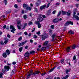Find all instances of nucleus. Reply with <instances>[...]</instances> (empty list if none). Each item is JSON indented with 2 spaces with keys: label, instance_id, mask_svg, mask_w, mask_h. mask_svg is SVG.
I'll return each instance as SVG.
<instances>
[{
  "label": "nucleus",
  "instance_id": "1",
  "mask_svg": "<svg viewBox=\"0 0 79 79\" xmlns=\"http://www.w3.org/2000/svg\"><path fill=\"white\" fill-rule=\"evenodd\" d=\"M23 7L24 8H26V10H29V11H31L32 10V7H29L28 6L25 4H24L23 5Z\"/></svg>",
  "mask_w": 79,
  "mask_h": 79
},
{
  "label": "nucleus",
  "instance_id": "2",
  "mask_svg": "<svg viewBox=\"0 0 79 79\" xmlns=\"http://www.w3.org/2000/svg\"><path fill=\"white\" fill-rule=\"evenodd\" d=\"M48 34L47 33H45L43 35H42V40H45L46 38H47V37H48Z\"/></svg>",
  "mask_w": 79,
  "mask_h": 79
},
{
  "label": "nucleus",
  "instance_id": "3",
  "mask_svg": "<svg viewBox=\"0 0 79 79\" xmlns=\"http://www.w3.org/2000/svg\"><path fill=\"white\" fill-rule=\"evenodd\" d=\"M10 29H12L11 30V32H13V33H15V31H16V29H15V27L12 25H10Z\"/></svg>",
  "mask_w": 79,
  "mask_h": 79
},
{
  "label": "nucleus",
  "instance_id": "4",
  "mask_svg": "<svg viewBox=\"0 0 79 79\" xmlns=\"http://www.w3.org/2000/svg\"><path fill=\"white\" fill-rule=\"evenodd\" d=\"M70 24H71L72 25H73V22L71 21H69L68 22H67L64 24V26H69Z\"/></svg>",
  "mask_w": 79,
  "mask_h": 79
},
{
  "label": "nucleus",
  "instance_id": "5",
  "mask_svg": "<svg viewBox=\"0 0 79 79\" xmlns=\"http://www.w3.org/2000/svg\"><path fill=\"white\" fill-rule=\"evenodd\" d=\"M30 54V53L28 52H27L25 54V55H24V56H25V60H26V57H29V55Z\"/></svg>",
  "mask_w": 79,
  "mask_h": 79
},
{
  "label": "nucleus",
  "instance_id": "6",
  "mask_svg": "<svg viewBox=\"0 0 79 79\" xmlns=\"http://www.w3.org/2000/svg\"><path fill=\"white\" fill-rule=\"evenodd\" d=\"M59 21V19L58 18H56L55 19H54L53 20V22L54 23H56Z\"/></svg>",
  "mask_w": 79,
  "mask_h": 79
},
{
  "label": "nucleus",
  "instance_id": "7",
  "mask_svg": "<svg viewBox=\"0 0 79 79\" xmlns=\"http://www.w3.org/2000/svg\"><path fill=\"white\" fill-rule=\"evenodd\" d=\"M27 42V41H25L24 42H22L21 43H19V47H20V46H23L24 45V44H26V43Z\"/></svg>",
  "mask_w": 79,
  "mask_h": 79
},
{
  "label": "nucleus",
  "instance_id": "8",
  "mask_svg": "<svg viewBox=\"0 0 79 79\" xmlns=\"http://www.w3.org/2000/svg\"><path fill=\"white\" fill-rule=\"evenodd\" d=\"M37 19L38 21H39V22H41V21H43V18L40 17H38Z\"/></svg>",
  "mask_w": 79,
  "mask_h": 79
},
{
  "label": "nucleus",
  "instance_id": "9",
  "mask_svg": "<svg viewBox=\"0 0 79 79\" xmlns=\"http://www.w3.org/2000/svg\"><path fill=\"white\" fill-rule=\"evenodd\" d=\"M45 7H46V5H44L43 6H40V10H44V9H45Z\"/></svg>",
  "mask_w": 79,
  "mask_h": 79
},
{
  "label": "nucleus",
  "instance_id": "10",
  "mask_svg": "<svg viewBox=\"0 0 79 79\" xmlns=\"http://www.w3.org/2000/svg\"><path fill=\"white\" fill-rule=\"evenodd\" d=\"M16 73V70L13 69L12 70L11 72V75H13Z\"/></svg>",
  "mask_w": 79,
  "mask_h": 79
},
{
  "label": "nucleus",
  "instance_id": "11",
  "mask_svg": "<svg viewBox=\"0 0 79 79\" xmlns=\"http://www.w3.org/2000/svg\"><path fill=\"white\" fill-rule=\"evenodd\" d=\"M39 73H40L39 71H35L34 73H33L32 74H34V76L36 74H39Z\"/></svg>",
  "mask_w": 79,
  "mask_h": 79
},
{
  "label": "nucleus",
  "instance_id": "12",
  "mask_svg": "<svg viewBox=\"0 0 79 79\" xmlns=\"http://www.w3.org/2000/svg\"><path fill=\"white\" fill-rule=\"evenodd\" d=\"M73 17L74 18H75L76 19V20H77V21H79V17H78L77 16H74V17Z\"/></svg>",
  "mask_w": 79,
  "mask_h": 79
},
{
  "label": "nucleus",
  "instance_id": "13",
  "mask_svg": "<svg viewBox=\"0 0 79 79\" xmlns=\"http://www.w3.org/2000/svg\"><path fill=\"white\" fill-rule=\"evenodd\" d=\"M71 49H70V47H67L66 49V51L67 52H70V50Z\"/></svg>",
  "mask_w": 79,
  "mask_h": 79
},
{
  "label": "nucleus",
  "instance_id": "14",
  "mask_svg": "<svg viewBox=\"0 0 79 79\" xmlns=\"http://www.w3.org/2000/svg\"><path fill=\"white\" fill-rule=\"evenodd\" d=\"M48 44V41H45L44 44V46H47Z\"/></svg>",
  "mask_w": 79,
  "mask_h": 79
},
{
  "label": "nucleus",
  "instance_id": "15",
  "mask_svg": "<svg viewBox=\"0 0 79 79\" xmlns=\"http://www.w3.org/2000/svg\"><path fill=\"white\" fill-rule=\"evenodd\" d=\"M4 69H10V67L9 66H5L4 67Z\"/></svg>",
  "mask_w": 79,
  "mask_h": 79
},
{
  "label": "nucleus",
  "instance_id": "16",
  "mask_svg": "<svg viewBox=\"0 0 79 79\" xmlns=\"http://www.w3.org/2000/svg\"><path fill=\"white\" fill-rule=\"evenodd\" d=\"M6 53L7 54V55H9V54H10V52L9 50L7 49L6 50Z\"/></svg>",
  "mask_w": 79,
  "mask_h": 79
},
{
  "label": "nucleus",
  "instance_id": "17",
  "mask_svg": "<svg viewBox=\"0 0 79 79\" xmlns=\"http://www.w3.org/2000/svg\"><path fill=\"white\" fill-rule=\"evenodd\" d=\"M40 2L41 1H39L38 2H36V4H35V5L36 6H39V5H40Z\"/></svg>",
  "mask_w": 79,
  "mask_h": 79
},
{
  "label": "nucleus",
  "instance_id": "18",
  "mask_svg": "<svg viewBox=\"0 0 79 79\" xmlns=\"http://www.w3.org/2000/svg\"><path fill=\"white\" fill-rule=\"evenodd\" d=\"M52 12V11L51 10H49L48 11L47 15L48 16H50L51 15V12Z\"/></svg>",
  "mask_w": 79,
  "mask_h": 79
},
{
  "label": "nucleus",
  "instance_id": "19",
  "mask_svg": "<svg viewBox=\"0 0 79 79\" xmlns=\"http://www.w3.org/2000/svg\"><path fill=\"white\" fill-rule=\"evenodd\" d=\"M2 56L4 58H6L7 56V55H6V53H4L2 54Z\"/></svg>",
  "mask_w": 79,
  "mask_h": 79
},
{
  "label": "nucleus",
  "instance_id": "20",
  "mask_svg": "<svg viewBox=\"0 0 79 79\" xmlns=\"http://www.w3.org/2000/svg\"><path fill=\"white\" fill-rule=\"evenodd\" d=\"M69 33L70 34H74V31H72V30H70L69 31Z\"/></svg>",
  "mask_w": 79,
  "mask_h": 79
},
{
  "label": "nucleus",
  "instance_id": "21",
  "mask_svg": "<svg viewBox=\"0 0 79 79\" xmlns=\"http://www.w3.org/2000/svg\"><path fill=\"white\" fill-rule=\"evenodd\" d=\"M8 39L7 38H6L5 40L4 43L5 44H7L8 43Z\"/></svg>",
  "mask_w": 79,
  "mask_h": 79
},
{
  "label": "nucleus",
  "instance_id": "22",
  "mask_svg": "<svg viewBox=\"0 0 79 79\" xmlns=\"http://www.w3.org/2000/svg\"><path fill=\"white\" fill-rule=\"evenodd\" d=\"M76 45L74 44L73 45V46H71L72 49H75V48H76Z\"/></svg>",
  "mask_w": 79,
  "mask_h": 79
},
{
  "label": "nucleus",
  "instance_id": "23",
  "mask_svg": "<svg viewBox=\"0 0 79 79\" xmlns=\"http://www.w3.org/2000/svg\"><path fill=\"white\" fill-rule=\"evenodd\" d=\"M56 37V34L55 33H54L52 35V37L53 39H54V38Z\"/></svg>",
  "mask_w": 79,
  "mask_h": 79
},
{
  "label": "nucleus",
  "instance_id": "24",
  "mask_svg": "<svg viewBox=\"0 0 79 79\" xmlns=\"http://www.w3.org/2000/svg\"><path fill=\"white\" fill-rule=\"evenodd\" d=\"M62 13L63 15H66V14L67 13L66 11H64L63 10H62Z\"/></svg>",
  "mask_w": 79,
  "mask_h": 79
},
{
  "label": "nucleus",
  "instance_id": "25",
  "mask_svg": "<svg viewBox=\"0 0 79 79\" xmlns=\"http://www.w3.org/2000/svg\"><path fill=\"white\" fill-rule=\"evenodd\" d=\"M67 15L68 16H69L71 15V11L69 10L67 12Z\"/></svg>",
  "mask_w": 79,
  "mask_h": 79
},
{
  "label": "nucleus",
  "instance_id": "26",
  "mask_svg": "<svg viewBox=\"0 0 79 79\" xmlns=\"http://www.w3.org/2000/svg\"><path fill=\"white\" fill-rule=\"evenodd\" d=\"M35 53V51H30V54H33Z\"/></svg>",
  "mask_w": 79,
  "mask_h": 79
},
{
  "label": "nucleus",
  "instance_id": "27",
  "mask_svg": "<svg viewBox=\"0 0 79 79\" xmlns=\"http://www.w3.org/2000/svg\"><path fill=\"white\" fill-rule=\"evenodd\" d=\"M21 25H17V27L19 29H21Z\"/></svg>",
  "mask_w": 79,
  "mask_h": 79
},
{
  "label": "nucleus",
  "instance_id": "28",
  "mask_svg": "<svg viewBox=\"0 0 79 79\" xmlns=\"http://www.w3.org/2000/svg\"><path fill=\"white\" fill-rule=\"evenodd\" d=\"M71 71V70L70 69H67L66 70V74H68L69 72H70Z\"/></svg>",
  "mask_w": 79,
  "mask_h": 79
},
{
  "label": "nucleus",
  "instance_id": "29",
  "mask_svg": "<svg viewBox=\"0 0 79 79\" xmlns=\"http://www.w3.org/2000/svg\"><path fill=\"white\" fill-rule=\"evenodd\" d=\"M22 39H23V38H22V37H20L18 38V40L19 41H21V40H22Z\"/></svg>",
  "mask_w": 79,
  "mask_h": 79
},
{
  "label": "nucleus",
  "instance_id": "30",
  "mask_svg": "<svg viewBox=\"0 0 79 79\" xmlns=\"http://www.w3.org/2000/svg\"><path fill=\"white\" fill-rule=\"evenodd\" d=\"M1 18H2V20L4 21V19H5V15H3L2 16Z\"/></svg>",
  "mask_w": 79,
  "mask_h": 79
},
{
  "label": "nucleus",
  "instance_id": "31",
  "mask_svg": "<svg viewBox=\"0 0 79 79\" xmlns=\"http://www.w3.org/2000/svg\"><path fill=\"white\" fill-rule=\"evenodd\" d=\"M40 22H39L38 21H35V23H36V24H38V25H39V24H40Z\"/></svg>",
  "mask_w": 79,
  "mask_h": 79
},
{
  "label": "nucleus",
  "instance_id": "32",
  "mask_svg": "<svg viewBox=\"0 0 79 79\" xmlns=\"http://www.w3.org/2000/svg\"><path fill=\"white\" fill-rule=\"evenodd\" d=\"M62 68H63V67H61V66H59L57 67V69H63Z\"/></svg>",
  "mask_w": 79,
  "mask_h": 79
},
{
  "label": "nucleus",
  "instance_id": "33",
  "mask_svg": "<svg viewBox=\"0 0 79 79\" xmlns=\"http://www.w3.org/2000/svg\"><path fill=\"white\" fill-rule=\"evenodd\" d=\"M29 26H31V25H32V22L31 21L29 22L28 23Z\"/></svg>",
  "mask_w": 79,
  "mask_h": 79
},
{
  "label": "nucleus",
  "instance_id": "34",
  "mask_svg": "<svg viewBox=\"0 0 79 79\" xmlns=\"http://www.w3.org/2000/svg\"><path fill=\"white\" fill-rule=\"evenodd\" d=\"M23 47H21L19 49V52H21V51L23 50Z\"/></svg>",
  "mask_w": 79,
  "mask_h": 79
},
{
  "label": "nucleus",
  "instance_id": "35",
  "mask_svg": "<svg viewBox=\"0 0 79 79\" xmlns=\"http://www.w3.org/2000/svg\"><path fill=\"white\" fill-rule=\"evenodd\" d=\"M3 73H0V78H1V77H2V76H3Z\"/></svg>",
  "mask_w": 79,
  "mask_h": 79
},
{
  "label": "nucleus",
  "instance_id": "36",
  "mask_svg": "<svg viewBox=\"0 0 79 79\" xmlns=\"http://www.w3.org/2000/svg\"><path fill=\"white\" fill-rule=\"evenodd\" d=\"M64 59L62 60H61V63L62 64H63V63H64Z\"/></svg>",
  "mask_w": 79,
  "mask_h": 79
},
{
  "label": "nucleus",
  "instance_id": "37",
  "mask_svg": "<svg viewBox=\"0 0 79 79\" xmlns=\"http://www.w3.org/2000/svg\"><path fill=\"white\" fill-rule=\"evenodd\" d=\"M46 49V47H44L41 48V50H45Z\"/></svg>",
  "mask_w": 79,
  "mask_h": 79
},
{
  "label": "nucleus",
  "instance_id": "38",
  "mask_svg": "<svg viewBox=\"0 0 79 79\" xmlns=\"http://www.w3.org/2000/svg\"><path fill=\"white\" fill-rule=\"evenodd\" d=\"M21 23V20H19L17 22V24H19V23Z\"/></svg>",
  "mask_w": 79,
  "mask_h": 79
},
{
  "label": "nucleus",
  "instance_id": "39",
  "mask_svg": "<svg viewBox=\"0 0 79 79\" xmlns=\"http://www.w3.org/2000/svg\"><path fill=\"white\" fill-rule=\"evenodd\" d=\"M4 3L5 5H6V4H7V1L6 0H4Z\"/></svg>",
  "mask_w": 79,
  "mask_h": 79
},
{
  "label": "nucleus",
  "instance_id": "40",
  "mask_svg": "<svg viewBox=\"0 0 79 79\" xmlns=\"http://www.w3.org/2000/svg\"><path fill=\"white\" fill-rule=\"evenodd\" d=\"M41 24H39V25H38V28H40V27H41Z\"/></svg>",
  "mask_w": 79,
  "mask_h": 79
},
{
  "label": "nucleus",
  "instance_id": "41",
  "mask_svg": "<svg viewBox=\"0 0 79 79\" xmlns=\"http://www.w3.org/2000/svg\"><path fill=\"white\" fill-rule=\"evenodd\" d=\"M58 65V63H55L54 66H57Z\"/></svg>",
  "mask_w": 79,
  "mask_h": 79
},
{
  "label": "nucleus",
  "instance_id": "42",
  "mask_svg": "<svg viewBox=\"0 0 79 79\" xmlns=\"http://www.w3.org/2000/svg\"><path fill=\"white\" fill-rule=\"evenodd\" d=\"M54 27H55V26L54 25H52L51 26V28L52 29H54Z\"/></svg>",
  "mask_w": 79,
  "mask_h": 79
},
{
  "label": "nucleus",
  "instance_id": "43",
  "mask_svg": "<svg viewBox=\"0 0 79 79\" xmlns=\"http://www.w3.org/2000/svg\"><path fill=\"white\" fill-rule=\"evenodd\" d=\"M24 34L25 35H28V34L27 31H25L24 32Z\"/></svg>",
  "mask_w": 79,
  "mask_h": 79
},
{
  "label": "nucleus",
  "instance_id": "44",
  "mask_svg": "<svg viewBox=\"0 0 79 79\" xmlns=\"http://www.w3.org/2000/svg\"><path fill=\"white\" fill-rule=\"evenodd\" d=\"M23 18H24V19H26V18H27V15H24L23 16Z\"/></svg>",
  "mask_w": 79,
  "mask_h": 79
},
{
  "label": "nucleus",
  "instance_id": "45",
  "mask_svg": "<svg viewBox=\"0 0 79 79\" xmlns=\"http://www.w3.org/2000/svg\"><path fill=\"white\" fill-rule=\"evenodd\" d=\"M14 6L16 8H18V5H17V4H15L14 5Z\"/></svg>",
  "mask_w": 79,
  "mask_h": 79
},
{
  "label": "nucleus",
  "instance_id": "46",
  "mask_svg": "<svg viewBox=\"0 0 79 79\" xmlns=\"http://www.w3.org/2000/svg\"><path fill=\"white\" fill-rule=\"evenodd\" d=\"M60 15H61V11H60L59 12V13L57 15V16H60Z\"/></svg>",
  "mask_w": 79,
  "mask_h": 79
},
{
  "label": "nucleus",
  "instance_id": "47",
  "mask_svg": "<svg viewBox=\"0 0 79 79\" xmlns=\"http://www.w3.org/2000/svg\"><path fill=\"white\" fill-rule=\"evenodd\" d=\"M6 25H5L3 26V28L4 29H6Z\"/></svg>",
  "mask_w": 79,
  "mask_h": 79
},
{
  "label": "nucleus",
  "instance_id": "48",
  "mask_svg": "<svg viewBox=\"0 0 79 79\" xmlns=\"http://www.w3.org/2000/svg\"><path fill=\"white\" fill-rule=\"evenodd\" d=\"M49 6H50V2H49V3H48V4L47 5L46 7L47 8H48V7H49Z\"/></svg>",
  "mask_w": 79,
  "mask_h": 79
},
{
  "label": "nucleus",
  "instance_id": "49",
  "mask_svg": "<svg viewBox=\"0 0 79 79\" xmlns=\"http://www.w3.org/2000/svg\"><path fill=\"white\" fill-rule=\"evenodd\" d=\"M59 5H60V3L57 2L56 3V5H57V6Z\"/></svg>",
  "mask_w": 79,
  "mask_h": 79
},
{
  "label": "nucleus",
  "instance_id": "50",
  "mask_svg": "<svg viewBox=\"0 0 79 79\" xmlns=\"http://www.w3.org/2000/svg\"><path fill=\"white\" fill-rule=\"evenodd\" d=\"M36 34H38V35H40V31H38L37 32Z\"/></svg>",
  "mask_w": 79,
  "mask_h": 79
},
{
  "label": "nucleus",
  "instance_id": "51",
  "mask_svg": "<svg viewBox=\"0 0 79 79\" xmlns=\"http://www.w3.org/2000/svg\"><path fill=\"white\" fill-rule=\"evenodd\" d=\"M76 59V56H74L73 57V60H75Z\"/></svg>",
  "mask_w": 79,
  "mask_h": 79
},
{
  "label": "nucleus",
  "instance_id": "52",
  "mask_svg": "<svg viewBox=\"0 0 79 79\" xmlns=\"http://www.w3.org/2000/svg\"><path fill=\"white\" fill-rule=\"evenodd\" d=\"M52 30H50L49 31V33L50 34H52Z\"/></svg>",
  "mask_w": 79,
  "mask_h": 79
},
{
  "label": "nucleus",
  "instance_id": "53",
  "mask_svg": "<svg viewBox=\"0 0 79 79\" xmlns=\"http://www.w3.org/2000/svg\"><path fill=\"white\" fill-rule=\"evenodd\" d=\"M30 73H31V75H34V74H33V73H32V70L30 71Z\"/></svg>",
  "mask_w": 79,
  "mask_h": 79
},
{
  "label": "nucleus",
  "instance_id": "54",
  "mask_svg": "<svg viewBox=\"0 0 79 79\" xmlns=\"http://www.w3.org/2000/svg\"><path fill=\"white\" fill-rule=\"evenodd\" d=\"M0 44H1V45H3L4 44V43H3V41H2L0 42Z\"/></svg>",
  "mask_w": 79,
  "mask_h": 79
},
{
  "label": "nucleus",
  "instance_id": "55",
  "mask_svg": "<svg viewBox=\"0 0 79 79\" xmlns=\"http://www.w3.org/2000/svg\"><path fill=\"white\" fill-rule=\"evenodd\" d=\"M68 77H69V75H66V76L65 77V78H66V79H68Z\"/></svg>",
  "mask_w": 79,
  "mask_h": 79
},
{
  "label": "nucleus",
  "instance_id": "56",
  "mask_svg": "<svg viewBox=\"0 0 79 79\" xmlns=\"http://www.w3.org/2000/svg\"><path fill=\"white\" fill-rule=\"evenodd\" d=\"M56 10H54V11H53V12H52V14H55V13H56Z\"/></svg>",
  "mask_w": 79,
  "mask_h": 79
},
{
  "label": "nucleus",
  "instance_id": "57",
  "mask_svg": "<svg viewBox=\"0 0 79 79\" xmlns=\"http://www.w3.org/2000/svg\"><path fill=\"white\" fill-rule=\"evenodd\" d=\"M12 64H16V62H12Z\"/></svg>",
  "mask_w": 79,
  "mask_h": 79
},
{
  "label": "nucleus",
  "instance_id": "58",
  "mask_svg": "<svg viewBox=\"0 0 79 79\" xmlns=\"http://www.w3.org/2000/svg\"><path fill=\"white\" fill-rule=\"evenodd\" d=\"M75 6H76L77 8H78V7L79 6V4H75Z\"/></svg>",
  "mask_w": 79,
  "mask_h": 79
},
{
  "label": "nucleus",
  "instance_id": "59",
  "mask_svg": "<svg viewBox=\"0 0 79 79\" xmlns=\"http://www.w3.org/2000/svg\"><path fill=\"white\" fill-rule=\"evenodd\" d=\"M6 71V70H5V69H3L2 70V72L3 73H5Z\"/></svg>",
  "mask_w": 79,
  "mask_h": 79
},
{
  "label": "nucleus",
  "instance_id": "60",
  "mask_svg": "<svg viewBox=\"0 0 79 79\" xmlns=\"http://www.w3.org/2000/svg\"><path fill=\"white\" fill-rule=\"evenodd\" d=\"M53 71V69H51L48 71V73H51V72Z\"/></svg>",
  "mask_w": 79,
  "mask_h": 79
},
{
  "label": "nucleus",
  "instance_id": "61",
  "mask_svg": "<svg viewBox=\"0 0 79 79\" xmlns=\"http://www.w3.org/2000/svg\"><path fill=\"white\" fill-rule=\"evenodd\" d=\"M34 38H35V39H36V38L37 37V35H34Z\"/></svg>",
  "mask_w": 79,
  "mask_h": 79
},
{
  "label": "nucleus",
  "instance_id": "62",
  "mask_svg": "<svg viewBox=\"0 0 79 79\" xmlns=\"http://www.w3.org/2000/svg\"><path fill=\"white\" fill-rule=\"evenodd\" d=\"M7 37H8L9 38H10V35L8 34L7 35Z\"/></svg>",
  "mask_w": 79,
  "mask_h": 79
},
{
  "label": "nucleus",
  "instance_id": "63",
  "mask_svg": "<svg viewBox=\"0 0 79 79\" xmlns=\"http://www.w3.org/2000/svg\"><path fill=\"white\" fill-rule=\"evenodd\" d=\"M30 42H31V43H32V42H33V40H30Z\"/></svg>",
  "mask_w": 79,
  "mask_h": 79
},
{
  "label": "nucleus",
  "instance_id": "64",
  "mask_svg": "<svg viewBox=\"0 0 79 79\" xmlns=\"http://www.w3.org/2000/svg\"><path fill=\"white\" fill-rule=\"evenodd\" d=\"M35 10L37 12V11H38V9H37L36 8H35Z\"/></svg>",
  "mask_w": 79,
  "mask_h": 79
}]
</instances>
